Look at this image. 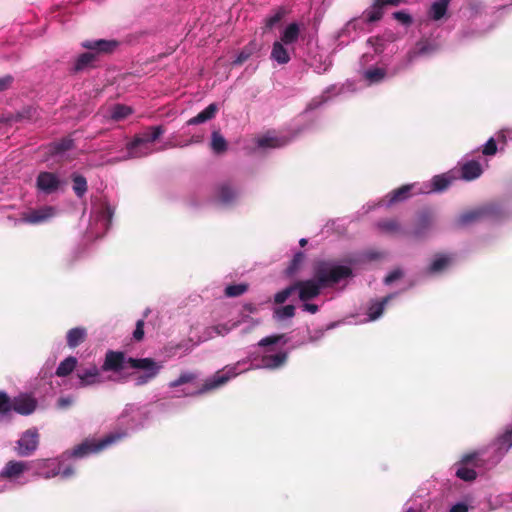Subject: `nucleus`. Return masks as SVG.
Masks as SVG:
<instances>
[{
  "mask_svg": "<svg viewBox=\"0 0 512 512\" xmlns=\"http://www.w3.org/2000/svg\"><path fill=\"white\" fill-rule=\"evenodd\" d=\"M15 450L19 456L26 457L34 453L39 445V434L36 428L26 430L16 442Z\"/></svg>",
  "mask_w": 512,
  "mask_h": 512,
  "instance_id": "8",
  "label": "nucleus"
},
{
  "mask_svg": "<svg viewBox=\"0 0 512 512\" xmlns=\"http://www.w3.org/2000/svg\"><path fill=\"white\" fill-rule=\"evenodd\" d=\"M120 439V434H109L100 440L85 439L82 443L74 447L71 455L75 458H82L93 453H99Z\"/></svg>",
  "mask_w": 512,
  "mask_h": 512,
  "instance_id": "4",
  "label": "nucleus"
},
{
  "mask_svg": "<svg viewBox=\"0 0 512 512\" xmlns=\"http://www.w3.org/2000/svg\"><path fill=\"white\" fill-rule=\"evenodd\" d=\"M295 310V306L291 304L277 307L273 311V318L277 321L293 318L295 316Z\"/></svg>",
  "mask_w": 512,
  "mask_h": 512,
  "instance_id": "38",
  "label": "nucleus"
},
{
  "mask_svg": "<svg viewBox=\"0 0 512 512\" xmlns=\"http://www.w3.org/2000/svg\"><path fill=\"white\" fill-rule=\"evenodd\" d=\"M452 0H437L435 1L428 12L429 17L434 21L441 20L447 12L448 5Z\"/></svg>",
  "mask_w": 512,
  "mask_h": 512,
  "instance_id": "28",
  "label": "nucleus"
},
{
  "mask_svg": "<svg viewBox=\"0 0 512 512\" xmlns=\"http://www.w3.org/2000/svg\"><path fill=\"white\" fill-rule=\"evenodd\" d=\"M244 308L251 313L256 311V308L252 304H247L244 306Z\"/></svg>",
  "mask_w": 512,
  "mask_h": 512,
  "instance_id": "64",
  "label": "nucleus"
},
{
  "mask_svg": "<svg viewBox=\"0 0 512 512\" xmlns=\"http://www.w3.org/2000/svg\"><path fill=\"white\" fill-rule=\"evenodd\" d=\"M236 367H229L217 371L212 377L205 380L203 385L192 395H203L209 391L217 389L226 384L230 379L237 375Z\"/></svg>",
  "mask_w": 512,
  "mask_h": 512,
  "instance_id": "6",
  "label": "nucleus"
},
{
  "mask_svg": "<svg viewBox=\"0 0 512 512\" xmlns=\"http://www.w3.org/2000/svg\"><path fill=\"white\" fill-rule=\"evenodd\" d=\"M499 214V209L494 204L483 205L468 211L463 212L457 218V225L460 227L468 226L483 220L496 218Z\"/></svg>",
  "mask_w": 512,
  "mask_h": 512,
  "instance_id": "5",
  "label": "nucleus"
},
{
  "mask_svg": "<svg viewBox=\"0 0 512 512\" xmlns=\"http://www.w3.org/2000/svg\"><path fill=\"white\" fill-rule=\"evenodd\" d=\"M165 132L162 125L150 126L141 134L136 135L134 139L127 144V151L130 158H141L152 153L149 144L155 142Z\"/></svg>",
  "mask_w": 512,
  "mask_h": 512,
  "instance_id": "2",
  "label": "nucleus"
},
{
  "mask_svg": "<svg viewBox=\"0 0 512 512\" xmlns=\"http://www.w3.org/2000/svg\"><path fill=\"white\" fill-rule=\"evenodd\" d=\"M248 290V284L246 283H240V284H233L228 285L225 288V295L227 297H238L242 294H244Z\"/></svg>",
  "mask_w": 512,
  "mask_h": 512,
  "instance_id": "45",
  "label": "nucleus"
},
{
  "mask_svg": "<svg viewBox=\"0 0 512 512\" xmlns=\"http://www.w3.org/2000/svg\"><path fill=\"white\" fill-rule=\"evenodd\" d=\"M393 17L404 25H410L412 23V17L404 11L394 12Z\"/></svg>",
  "mask_w": 512,
  "mask_h": 512,
  "instance_id": "54",
  "label": "nucleus"
},
{
  "mask_svg": "<svg viewBox=\"0 0 512 512\" xmlns=\"http://www.w3.org/2000/svg\"><path fill=\"white\" fill-rule=\"evenodd\" d=\"M382 2H383V7L386 5L398 6L402 3V0H382Z\"/></svg>",
  "mask_w": 512,
  "mask_h": 512,
  "instance_id": "62",
  "label": "nucleus"
},
{
  "mask_svg": "<svg viewBox=\"0 0 512 512\" xmlns=\"http://www.w3.org/2000/svg\"><path fill=\"white\" fill-rule=\"evenodd\" d=\"M101 371L102 370L95 364H89L87 367H79L76 372V377L79 379V387L85 388L103 383Z\"/></svg>",
  "mask_w": 512,
  "mask_h": 512,
  "instance_id": "10",
  "label": "nucleus"
},
{
  "mask_svg": "<svg viewBox=\"0 0 512 512\" xmlns=\"http://www.w3.org/2000/svg\"><path fill=\"white\" fill-rule=\"evenodd\" d=\"M57 214L54 206L45 205L37 209H30L20 214V222L30 225H39L50 221Z\"/></svg>",
  "mask_w": 512,
  "mask_h": 512,
  "instance_id": "7",
  "label": "nucleus"
},
{
  "mask_svg": "<svg viewBox=\"0 0 512 512\" xmlns=\"http://www.w3.org/2000/svg\"><path fill=\"white\" fill-rule=\"evenodd\" d=\"M12 410V402L8 394L0 391V415H5Z\"/></svg>",
  "mask_w": 512,
  "mask_h": 512,
  "instance_id": "49",
  "label": "nucleus"
},
{
  "mask_svg": "<svg viewBox=\"0 0 512 512\" xmlns=\"http://www.w3.org/2000/svg\"><path fill=\"white\" fill-rule=\"evenodd\" d=\"M211 138V148L214 151V153L223 154L227 151V141L218 131H213Z\"/></svg>",
  "mask_w": 512,
  "mask_h": 512,
  "instance_id": "35",
  "label": "nucleus"
},
{
  "mask_svg": "<svg viewBox=\"0 0 512 512\" xmlns=\"http://www.w3.org/2000/svg\"><path fill=\"white\" fill-rule=\"evenodd\" d=\"M218 112L216 103L209 104L204 110L187 121V125H198L213 119Z\"/></svg>",
  "mask_w": 512,
  "mask_h": 512,
  "instance_id": "20",
  "label": "nucleus"
},
{
  "mask_svg": "<svg viewBox=\"0 0 512 512\" xmlns=\"http://www.w3.org/2000/svg\"><path fill=\"white\" fill-rule=\"evenodd\" d=\"M78 360L74 356H68L63 361L60 362L58 367L56 368L55 374L58 377H66L70 375L74 369L77 367Z\"/></svg>",
  "mask_w": 512,
  "mask_h": 512,
  "instance_id": "29",
  "label": "nucleus"
},
{
  "mask_svg": "<svg viewBox=\"0 0 512 512\" xmlns=\"http://www.w3.org/2000/svg\"><path fill=\"white\" fill-rule=\"evenodd\" d=\"M12 402V410L21 415H30L32 414L36 407L37 401L28 395H20L15 397Z\"/></svg>",
  "mask_w": 512,
  "mask_h": 512,
  "instance_id": "14",
  "label": "nucleus"
},
{
  "mask_svg": "<svg viewBox=\"0 0 512 512\" xmlns=\"http://www.w3.org/2000/svg\"><path fill=\"white\" fill-rule=\"evenodd\" d=\"M96 59V53L85 52L82 53L76 60L74 65V71L79 72L90 66Z\"/></svg>",
  "mask_w": 512,
  "mask_h": 512,
  "instance_id": "39",
  "label": "nucleus"
},
{
  "mask_svg": "<svg viewBox=\"0 0 512 512\" xmlns=\"http://www.w3.org/2000/svg\"><path fill=\"white\" fill-rule=\"evenodd\" d=\"M461 463L464 465L472 464L474 467L485 466V459L483 458V452L477 451L466 454L462 457Z\"/></svg>",
  "mask_w": 512,
  "mask_h": 512,
  "instance_id": "40",
  "label": "nucleus"
},
{
  "mask_svg": "<svg viewBox=\"0 0 512 512\" xmlns=\"http://www.w3.org/2000/svg\"><path fill=\"white\" fill-rule=\"evenodd\" d=\"M35 468L37 470V474L46 479L55 477L58 474H61L63 478H68L74 474V469L72 467H66L63 471H60V468L54 466V462L50 459L35 461Z\"/></svg>",
  "mask_w": 512,
  "mask_h": 512,
  "instance_id": "11",
  "label": "nucleus"
},
{
  "mask_svg": "<svg viewBox=\"0 0 512 512\" xmlns=\"http://www.w3.org/2000/svg\"><path fill=\"white\" fill-rule=\"evenodd\" d=\"M482 153L485 156H493L497 153V144L494 138H490L483 146Z\"/></svg>",
  "mask_w": 512,
  "mask_h": 512,
  "instance_id": "52",
  "label": "nucleus"
},
{
  "mask_svg": "<svg viewBox=\"0 0 512 512\" xmlns=\"http://www.w3.org/2000/svg\"><path fill=\"white\" fill-rule=\"evenodd\" d=\"M387 76V70L380 67H372L366 70L363 78L371 85L382 82Z\"/></svg>",
  "mask_w": 512,
  "mask_h": 512,
  "instance_id": "30",
  "label": "nucleus"
},
{
  "mask_svg": "<svg viewBox=\"0 0 512 512\" xmlns=\"http://www.w3.org/2000/svg\"><path fill=\"white\" fill-rule=\"evenodd\" d=\"M62 181L53 172L42 171L36 178V188L46 195L55 193L61 186Z\"/></svg>",
  "mask_w": 512,
  "mask_h": 512,
  "instance_id": "12",
  "label": "nucleus"
},
{
  "mask_svg": "<svg viewBox=\"0 0 512 512\" xmlns=\"http://www.w3.org/2000/svg\"><path fill=\"white\" fill-rule=\"evenodd\" d=\"M482 173L483 169L481 164L475 160L468 161L461 167V177L466 181L477 179Z\"/></svg>",
  "mask_w": 512,
  "mask_h": 512,
  "instance_id": "19",
  "label": "nucleus"
},
{
  "mask_svg": "<svg viewBox=\"0 0 512 512\" xmlns=\"http://www.w3.org/2000/svg\"><path fill=\"white\" fill-rule=\"evenodd\" d=\"M402 275H403V273L401 270H399V269L393 270L384 278V283L386 285H390L393 282H395L396 280L400 279L402 277Z\"/></svg>",
  "mask_w": 512,
  "mask_h": 512,
  "instance_id": "55",
  "label": "nucleus"
},
{
  "mask_svg": "<svg viewBox=\"0 0 512 512\" xmlns=\"http://www.w3.org/2000/svg\"><path fill=\"white\" fill-rule=\"evenodd\" d=\"M449 512H468V507L464 503H457L451 507Z\"/></svg>",
  "mask_w": 512,
  "mask_h": 512,
  "instance_id": "60",
  "label": "nucleus"
},
{
  "mask_svg": "<svg viewBox=\"0 0 512 512\" xmlns=\"http://www.w3.org/2000/svg\"><path fill=\"white\" fill-rule=\"evenodd\" d=\"M432 223V216L428 212L419 214L415 220L413 229L408 232L407 236H410L416 240H422L426 238L432 227Z\"/></svg>",
  "mask_w": 512,
  "mask_h": 512,
  "instance_id": "13",
  "label": "nucleus"
},
{
  "mask_svg": "<svg viewBox=\"0 0 512 512\" xmlns=\"http://www.w3.org/2000/svg\"><path fill=\"white\" fill-rule=\"evenodd\" d=\"M74 142L70 138H63L60 141L54 142L52 144V151L55 154L63 153L69 151L73 148Z\"/></svg>",
  "mask_w": 512,
  "mask_h": 512,
  "instance_id": "44",
  "label": "nucleus"
},
{
  "mask_svg": "<svg viewBox=\"0 0 512 512\" xmlns=\"http://www.w3.org/2000/svg\"><path fill=\"white\" fill-rule=\"evenodd\" d=\"M284 338V334L267 336L258 342V346L267 347L279 343Z\"/></svg>",
  "mask_w": 512,
  "mask_h": 512,
  "instance_id": "51",
  "label": "nucleus"
},
{
  "mask_svg": "<svg viewBox=\"0 0 512 512\" xmlns=\"http://www.w3.org/2000/svg\"><path fill=\"white\" fill-rule=\"evenodd\" d=\"M71 180H72V189H73L74 193L76 194V196L78 198H82L88 190L86 178L83 175H80L78 173H73L71 175Z\"/></svg>",
  "mask_w": 512,
  "mask_h": 512,
  "instance_id": "31",
  "label": "nucleus"
},
{
  "mask_svg": "<svg viewBox=\"0 0 512 512\" xmlns=\"http://www.w3.org/2000/svg\"><path fill=\"white\" fill-rule=\"evenodd\" d=\"M29 465L23 461H8L4 468L0 471V478L2 479H16L25 471L29 470Z\"/></svg>",
  "mask_w": 512,
  "mask_h": 512,
  "instance_id": "15",
  "label": "nucleus"
},
{
  "mask_svg": "<svg viewBox=\"0 0 512 512\" xmlns=\"http://www.w3.org/2000/svg\"><path fill=\"white\" fill-rule=\"evenodd\" d=\"M411 189L412 185H403L397 189H394L390 193L389 203L394 204L408 199L410 197Z\"/></svg>",
  "mask_w": 512,
  "mask_h": 512,
  "instance_id": "36",
  "label": "nucleus"
},
{
  "mask_svg": "<svg viewBox=\"0 0 512 512\" xmlns=\"http://www.w3.org/2000/svg\"><path fill=\"white\" fill-rule=\"evenodd\" d=\"M286 45L280 41H275L272 45L271 59L280 65L287 64L290 61V54Z\"/></svg>",
  "mask_w": 512,
  "mask_h": 512,
  "instance_id": "21",
  "label": "nucleus"
},
{
  "mask_svg": "<svg viewBox=\"0 0 512 512\" xmlns=\"http://www.w3.org/2000/svg\"><path fill=\"white\" fill-rule=\"evenodd\" d=\"M236 195V191L228 183H223L217 188V197L222 203L232 202Z\"/></svg>",
  "mask_w": 512,
  "mask_h": 512,
  "instance_id": "34",
  "label": "nucleus"
},
{
  "mask_svg": "<svg viewBox=\"0 0 512 512\" xmlns=\"http://www.w3.org/2000/svg\"><path fill=\"white\" fill-rule=\"evenodd\" d=\"M125 364L141 371L131 374L137 387L150 383L159 375L163 368V365L153 358H126L125 353L122 351L108 350L105 354L101 370L104 372H119L124 368Z\"/></svg>",
  "mask_w": 512,
  "mask_h": 512,
  "instance_id": "1",
  "label": "nucleus"
},
{
  "mask_svg": "<svg viewBox=\"0 0 512 512\" xmlns=\"http://www.w3.org/2000/svg\"><path fill=\"white\" fill-rule=\"evenodd\" d=\"M302 308L304 311H307L311 314H315L319 310L318 305L312 304V303H307V302H304V304L302 305Z\"/></svg>",
  "mask_w": 512,
  "mask_h": 512,
  "instance_id": "59",
  "label": "nucleus"
},
{
  "mask_svg": "<svg viewBox=\"0 0 512 512\" xmlns=\"http://www.w3.org/2000/svg\"><path fill=\"white\" fill-rule=\"evenodd\" d=\"M87 338V330L85 327H75L67 332V345L70 348H76L82 344Z\"/></svg>",
  "mask_w": 512,
  "mask_h": 512,
  "instance_id": "23",
  "label": "nucleus"
},
{
  "mask_svg": "<svg viewBox=\"0 0 512 512\" xmlns=\"http://www.w3.org/2000/svg\"><path fill=\"white\" fill-rule=\"evenodd\" d=\"M195 379H196V375L194 373L184 372V373H181L177 379L171 381L169 383V386L171 388H176V387H179L186 383H190V382L194 381Z\"/></svg>",
  "mask_w": 512,
  "mask_h": 512,
  "instance_id": "48",
  "label": "nucleus"
},
{
  "mask_svg": "<svg viewBox=\"0 0 512 512\" xmlns=\"http://www.w3.org/2000/svg\"><path fill=\"white\" fill-rule=\"evenodd\" d=\"M452 262V255L445 253H437L435 254L431 264L427 267L426 273L429 275L442 273L451 265Z\"/></svg>",
  "mask_w": 512,
  "mask_h": 512,
  "instance_id": "16",
  "label": "nucleus"
},
{
  "mask_svg": "<svg viewBox=\"0 0 512 512\" xmlns=\"http://www.w3.org/2000/svg\"><path fill=\"white\" fill-rule=\"evenodd\" d=\"M456 476L464 481H473L477 477V473L473 468L461 466L456 471Z\"/></svg>",
  "mask_w": 512,
  "mask_h": 512,
  "instance_id": "47",
  "label": "nucleus"
},
{
  "mask_svg": "<svg viewBox=\"0 0 512 512\" xmlns=\"http://www.w3.org/2000/svg\"><path fill=\"white\" fill-rule=\"evenodd\" d=\"M73 400L68 397H61L58 399V406L60 408H66L72 404Z\"/></svg>",
  "mask_w": 512,
  "mask_h": 512,
  "instance_id": "61",
  "label": "nucleus"
},
{
  "mask_svg": "<svg viewBox=\"0 0 512 512\" xmlns=\"http://www.w3.org/2000/svg\"><path fill=\"white\" fill-rule=\"evenodd\" d=\"M377 227L384 233L390 235L407 236L408 231L404 230L400 223L394 219L382 220L377 223Z\"/></svg>",
  "mask_w": 512,
  "mask_h": 512,
  "instance_id": "22",
  "label": "nucleus"
},
{
  "mask_svg": "<svg viewBox=\"0 0 512 512\" xmlns=\"http://www.w3.org/2000/svg\"><path fill=\"white\" fill-rule=\"evenodd\" d=\"M13 82L11 75H6L0 78V92L7 90Z\"/></svg>",
  "mask_w": 512,
  "mask_h": 512,
  "instance_id": "57",
  "label": "nucleus"
},
{
  "mask_svg": "<svg viewBox=\"0 0 512 512\" xmlns=\"http://www.w3.org/2000/svg\"><path fill=\"white\" fill-rule=\"evenodd\" d=\"M383 256H384V254L382 252L375 251V250H370L365 253V257L368 260H377V259L382 258Z\"/></svg>",
  "mask_w": 512,
  "mask_h": 512,
  "instance_id": "58",
  "label": "nucleus"
},
{
  "mask_svg": "<svg viewBox=\"0 0 512 512\" xmlns=\"http://www.w3.org/2000/svg\"><path fill=\"white\" fill-rule=\"evenodd\" d=\"M383 16L382 0H374L373 5L363 12L362 17L367 23L379 21Z\"/></svg>",
  "mask_w": 512,
  "mask_h": 512,
  "instance_id": "26",
  "label": "nucleus"
},
{
  "mask_svg": "<svg viewBox=\"0 0 512 512\" xmlns=\"http://www.w3.org/2000/svg\"><path fill=\"white\" fill-rule=\"evenodd\" d=\"M258 51V45L256 42L251 41L246 46L243 47L241 52L237 55L236 59L233 61V65L240 66L244 62H246L254 53Z\"/></svg>",
  "mask_w": 512,
  "mask_h": 512,
  "instance_id": "33",
  "label": "nucleus"
},
{
  "mask_svg": "<svg viewBox=\"0 0 512 512\" xmlns=\"http://www.w3.org/2000/svg\"><path fill=\"white\" fill-rule=\"evenodd\" d=\"M451 182L452 178L445 174L436 175L432 178L433 191H444L450 186Z\"/></svg>",
  "mask_w": 512,
  "mask_h": 512,
  "instance_id": "42",
  "label": "nucleus"
},
{
  "mask_svg": "<svg viewBox=\"0 0 512 512\" xmlns=\"http://www.w3.org/2000/svg\"><path fill=\"white\" fill-rule=\"evenodd\" d=\"M133 112L132 108L123 104H116L112 108L111 118L115 121H120L127 118Z\"/></svg>",
  "mask_w": 512,
  "mask_h": 512,
  "instance_id": "41",
  "label": "nucleus"
},
{
  "mask_svg": "<svg viewBox=\"0 0 512 512\" xmlns=\"http://www.w3.org/2000/svg\"><path fill=\"white\" fill-rule=\"evenodd\" d=\"M314 276L326 288L352 276V269L344 265H333L329 261H319L314 265Z\"/></svg>",
  "mask_w": 512,
  "mask_h": 512,
  "instance_id": "3",
  "label": "nucleus"
},
{
  "mask_svg": "<svg viewBox=\"0 0 512 512\" xmlns=\"http://www.w3.org/2000/svg\"><path fill=\"white\" fill-rule=\"evenodd\" d=\"M299 36L300 26L298 23L292 22L283 30L279 41L285 45H291L298 41Z\"/></svg>",
  "mask_w": 512,
  "mask_h": 512,
  "instance_id": "24",
  "label": "nucleus"
},
{
  "mask_svg": "<svg viewBox=\"0 0 512 512\" xmlns=\"http://www.w3.org/2000/svg\"><path fill=\"white\" fill-rule=\"evenodd\" d=\"M21 118H25L28 120H34L38 116V112L36 108L27 107L24 108L23 111L19 114Z\"/></svg>",
  "mask_w": 512,
  "mask_h": 512,
  "instance_id": "56",
  "label": "nucleus"
},
{
  "mask_svg": "<svg viewBox=\"0 0 512 512\" xmlns=\"http://www.w3.org/2000/svg\"><path fill=\"white\" fill-rule=\"evenodd\" d=\"M288 354L286 352H279L273 355H264L262 357V367L267 369H276L281 367L287 361Z\"/></svg>",
  "mask_w": 512,
  "mask_h": 512,
  "instance_id": "25",
  "label": "nucleus"
},
{
  "mask_svg": "<svg viewBox=\"0 0 512 512\" xmlns=\"http://www.w3.org/2000/svg\"><path fill=\"white\" fill-rule=\"evenodd\" d=\"M393 295H388L382 298L381 301L373 302L368 309L369 319L374 321L378 319L384 312L385 305L392 299Z\"/></svg>",
  "mask_w": 512,
  "mask_h": 512,
  "instance_id": "32",
  "label": "nucleus"
},
{
  "mask_svg": "<svg viewBox=\"0 0 512 512\" xmlns=\"http://www.w3.org/2000/svg\"><path fill=\"white\" fill-rule=\"evenodd\" d=\"M286 13L287 11L285 8L279 7L271 15L267 16L264 19L263 33L277 27L285 17Z\"/></svg>",
  "mask_w": 512,
  "mask_h": 512,
  "instance_id": "27",
  "label": "nucleus"
},
{
  "mask_svg": "<svg viewBox=\"0 0 512 512\" xmlns=\"http://www.w3.org/2000/svg\"><path fill=\"white\" fill-rule=\"evenodd\" d=\"M290 139L286 136L264 135L257 139V145L260 148H281L289 143Z\"/></svg>",
  "mask_w": 512,
  "mask_h": 512,
  "instance_id": "17",
  "label": "nucleus"
},
{
  "mask_svg": "<svg viewBox=\"0 0 512 512\" xmlns=\"http://www.w3.org/2000/svg\"><path fill=\"white\" fill-rule=\"evenodd\" d=\"M495 445H497V450L504 454L508 451V449L512 446V428L507 429L502 435H500Z\"/></svg>",
  "mask_w": 512,
  "mask_h": 512,
  "instance_id": "37",
  "label": "nucleus"
},
{
  "mask_svg": "<svg viewBox=\"0 0 512 512\" xmlns=\"http://www.w3.org/2000/svg\"><path fill=\"white\" fill-rule=\"evenodd\" d=\"M118 46V42L115 40H96L86 41L83 43V47L89 50H95L98 53H111Z\"/></svg>",
  "mask_w": 512,
  "mask_h": 512,
  "instance_id": "18",
  "label": "nucleus"
},
{
  "mask_svg": "<svg viewBox=\"0 0 512 512\" xmlns=\"http://www.w3.org/2000/svg\"><path fill=\"white\" fill-rule=\"evenodd\" d=\"M144 319H140L136 323V328L133 332V338L135 341L140 342L144 338Z\"/></svg>",
  "mask_w": 512,
  "mask_h": 512,
  "instance_id": "53",
  "label": "nucleus"
},
{
  "mask_svg": "<svg viewBox=\"0 0 512 512\" xmlns=\"http://www.w3.org/2000/svg\"><path fill=\"white\" fill-rule=\"evenodd\" d=\"M104 213L107 217L108 222H111L113 217V210L111 209V207L107 206L104 210Z\"/></svg>",
  "mask_w": 512,
  "mask_h": 512,
  "instance_id": "63",
  "label": "nucleus"
},
{
  "mask_svg": "<svg viewBox=\"0 0 512 512\" xmlns=\"http://www.w3.org/2000/svg\"><path fill=\"white\" fill-rule=\"evenodd\" d=\"M295 292L294 283L274 295V303L281 305Z\"/></svg>",
  "mask_w": 512,
  "mask_h": 512,
  "instance_id": "46",
  "label": "nucleus"
},
{
  "mask_svg": "<svg viewBox=\"0 0 512 512\" xmlns=\"http://www.w3.org/2000/svg\"><path fill=\"white\" fill-rule=\"evenodd\" d=\"M239 322H233L231 325L225 323V324H218L212 327V329L215 331L217 335L224 336L228 334L233 328H236L238 326Z\"/></svg>",
  "mask_w": 512,
  "mask_h": 512,
  "instance_id": "50",
  "label": "nucleus"
},
{
  "mask_svg": "<svg viewBox=\"0 0 512 512\" xmlns=\"http://www.w3.org/2000/svg\"><path fill=\"white\" fill-rule=\"evenodd\" d=\"M304 259H305L304 253L301 252V251L297 252L293 256L289 266L287 267L286 274L288 276H293L299 270V268L302 265Z\"/></svg>",
  "mask_w": 512,
  "mask_h": 512,
  "instance_id": "43",
  "label": "nucleus"
},
{
  "mask_svg": "<svg viewBox=\"0 0 512 512\" xmlns=\"http://www.w3.org/2000/svg\"><path fill=\"white\" fill-rule=\"evenodd\" d=\"M295 291H298L299 299L308 302L320 295L323 285L314 277L309 280H298L294 282Z\"/></svg>",
  "mask_w": 512,
  "mask_h": 512,
  "instance_id": "9",
  "label": "nucleus"
}]
</instances>
